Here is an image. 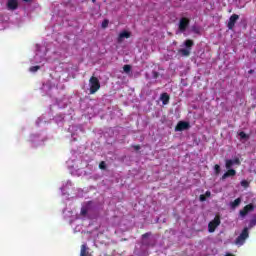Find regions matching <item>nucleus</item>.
Returning <instances> with one entry per match:
<instances>
[{"instance_id":"nucleus-26","label":"nucleus","mask_w":256,"mask_h":256,"mask_svg":"<svg viewBox=\"0 0 256 256\" xmlns=\"http://www.w3.org/2000/svg\"><path fill=\"white\" fill-rule=\"evenodd\" d=\"M151 236V233L148 232V233H145V234H142V239H147L148 237Z\"/></svg>"},{"instance_id":"nucleus-13","label":"nucleus","mask_w":256,"mask_h":256,"mask_svg":"<svg viewBox=\"0 0 256 256\" xmlns=\"http://www.w3.org/2000/svg\"><path fill=\"white\" fill-rule=\"evenodd\" d=\"M169 99H170V97H169L168 93L161 94V102L163 105H167L169 103Z\"/></svg>"},{"instance_id":"nucleus-32","label":"nucleus","mask_w":256,"mask_h":256,"mask_svg":"<svg viewBox=\"0 0 256 256\" xmlns=\"http://www.w3.org/2000/svg\"><path fill=\"white\" fill-rule=\"evenodd\" d=\"M225 256H235V255L228 253V254H226Z\"/></svg>"},{"instance_id":"nucleus-4","label":"nucleus","mask_w":256,"mask_h":256,"mask_svg":"<svg viewBox=\"0 0 256 256\" xmlns=\"http://www.w3.org/2000/svg\"><path fill=\"white\" fill-rule=\"evenodd\" d=\"M189 25H190L189 18H186V17L180 18V21H179V31L181 33H185V31L187 30Z\"/></svg>"},{"instance_id":"nucleus-8","label":"nucleus","mask_w":256,"mask_h":256,"mask_svg":"<svg viewBox=\"0 0 256 256\" xmlns=\"http://www.w3.org/2000/svg\"><path fill=\"white\" fill-rule=\"evenodd\" d=\"M131 36L129 31H122L119 34V37H117V43H122L123 39H129Z\"/></svg>"},{"instance_id":"nucleus-7","label":"nucleus","mask_w":256,"mask_h":256,"mask_svg":"<svg viewBox=\"0 0 256 256\" xmlns=\"http://www.w3.org/2000/svg\"><path fill=\"white\" fill-rule=\"evenodd\" d=\"M239 20V15L238 14H233L230 16L229 21H228V29L232 31L235 28L236 22Z\"/></svg>"},{"instance_id":"nucleus-33","label":"nucleus","mask_w":256,"mask_h":256,"mask_svg":"<svg viewBox=\"0 0 256 256\" xmlns=\"http://www.w3.org/2000/svg\"><path fill=\"white\" fill-rule=\"evenodd\" d=\"M25 3H29L31 0H23Z\"/></svg>"},{"instance_id":"nucleus-30","label":"nucleus","mask_w":256,"mask_h":256,"mask_svg":"<svg viewBox=\"0 0 256 256\" xmlns=\"http://www.w3.org/2000/svg\"><path fill=\"white\" fill-rule=\"evenodd\" d=\"M204 196L207 197V198H210L211 192H210V191L205 192V195H204Z\"/></svg>"},{"instance_id":"nucleus-11","label":"nucleus","mask_w":256,"mask_h":256,"mask_svg":"<svg viewBox=\"0 0 256 256\" xmlns=\"http://www.w3.org/2000/svg\"><path fill=\"white\" fill-rule=\"evenodd\" d=\"M87 250H88L87 245L82 244L81 245L80 256H91V254Z\"/></svg>"},{"instance_id":"nucleus-24","label":"nucleus","mask_w":256,"mask_h":256,"mask_svg":"<svg viewBox=\"0 0 256 256\" xmlns=\"http://www.w3.org/2000/svg\"><path fill=\"white\" fill-rule=\"evenodd\" d=\"M239 136H240V138L241 139H243V140H245V139H247V135H246V133L245 132H239Z\"/></svg>"},{"instance_id":"nucleus-17","label":"nucleus","mask_w":256,"mask_h":256,"mask_svg":"<svg viewBox=\"0 0 256 256\" xmlns=\"http://www.w3.org/2000/svg\"><path fill=\"white\" fill-rule=\"evenodd\" d=\"M131 70H132V66H130L129 64H126L123 66L124 73L129 74Z\"/></svg>"},{"instance_id":"nucleus-25","label":"nucleus","mask_w":256,"mask_h":256,"mask_svg":"<svg viewBox=\"0 0 256 256\" xmlns=\"http://www.w3.org/2000/svg\"><path fill=\"white\" fill-rule=\"evenodd\" d=\"M158 77H159V73L158 72H152V78H154V79H158Z\"/></svg>"},{"instance_id":"nucleus-28","label":"nucleus","mask_w":256,"mask_h":256,"mask_svg":"<svg viewBox=\"0 0 256 256\" xmlns=\"http://www.w3.org/2000/svg\"><path fill=\"white\" fill-rule=\"evenodd\" d=\"M207 198H208V197H207V196H204V194H201V195H200V201H201V202L206 201Z\"/></svg>"},{"instance_id":"nucleus-14","label":"nucleus","mask_w":256,"mask_h":256,"mask_svg":"<svg viewBox=\"0 0 256 256\" xmlns=\"http://www.w3.org/2000/svg\"><path fill=\"white\" fill-rule=\"evenodd\" d=\"M184 46L186 47V49L192 50V47L194 46L193 40L187 39L186 41H184Z\"/></svg>"},{"instance_id":"nucleus-16","label":"nucleus","mask_w":256,"mask_h":256,"mask_svg":"<svg viewBox=\"0 0 256 256\" xmlns=\"http://www.w3.org/2000/svg\"><path fill=\"white\" fill-rule=\"evenodd\" d=\"M235 165L231 159L226 160L225 167L227 170H231V168Z\"/></svg>"},{"instance_id":"nucleus-31","label":"nucleus","mask_w":256,"mask_h":256,"mask_svg":"<svg viewBox=\"0 0 256 256\" xmlns=\"http://www.w3.org/2000/svg\"><path fill=\"white\" fill-rule=\"evenodd\" d=\"M253 73H254L253 69L248 70V74H253Z\"/></svg>"},{"instance_id":"nucleus-2","label":"nucleus","mask_w":256,"mask_h":256,"mask_svg":"<svg viewBox=\"0 0 256 256\" xmlns=\"http://www.w3.org/2000/svg\"><path fill=\"white\" fill-rule=\"evenodd\" d=\"M99 89H101V84L99 83V79L97 77L92 76L90 78V94L93 95L97 93Z\"/></svg>"},{"instance_id":"nucleus-22","label":"nucleus","mask_w":256,"mask_h":256,"mask_svg":"<svg viewBox=\"0 0 256 256\" xmlns=\"http://www.w3.org/2000/svg\"><path fill=\"white\" fill-rule=\"evenodd\" d=\"M99 169H101V170L107 169V165L105 164L104 161H102L101 163H99Z\"/></svg>"},{"instance_id":"nucleus-20","label":"nucleus","mask_w":256,"mask_h":256,"mask_svg":"<svg viewBox=\"0 0 256 256\" xmlns=\"http://www.w3.org/2000/svg\"><path fill=\"white\" fill-rule=\"evenodd\" d=\"M108 25H109V20L108 19H105L102 21V28L105 29V28H108Z\"/></svg>"},{"instance_id":"nucleus-9","label":"nucleus","mask_w":256,"mask_h":256,"mask_svg":"<svg viewBox=\"0 0 256 256\" xmlns=\"http://www.w3.org/2000/svg\"><path fill=\"white\" fill-rule=\"evenodd\" d=\"M18 7H19V3L17 2V0H9V1H7V8L10 11H15Z\"/></svg>"},{"instance_id":"nucleus-1","label":"nucleus","mask_w":256,"mask_h":256,"mask_svg":"<svg viewBox=\"0 0 256 256\" xmlns=\"http://www.w3.org/2000/svg\"><path fill=\"white\" fill-rule=\"evenodd\" d=\"M254 226H256V218L250 220L248 228L245 227L243 229L242 233H240L239 236H237L236 240H234V244L236 246H243L246 240L249 238V229H252Z\"/></svg>"},{"instance_id":"nucleus-18","label":"nucleus","mask_w":256,"mask_h":256,"mask_svg":"<svg viewBox=\"0 0 256 256\" xmlns=\"http://www.w3.org/2000/svg\"><path fill=\"white\" fill-rule=\"evenodd\" d=\"M214 171H215V175H219V173H221V167L218 164H216L214 166Z\"/></svg>"},{"instance_id":"nucleus-5","label":"nucleus","mask_w":256,"mask_h":256,"mask_svg":"<svg viewBox=\"0 0 256 256\" xmlns=\"http://www.w3.org/2000/svg\"><path fill=\"white\" fill-rule=\"evenodd\" d=\"M187 129H190V123L185 121H180L177 123L176 127H174V131L176 132H182Z\"/></svg>"},{"instance_id":"nucleus-6","label":"nucleus","mask_w":256,"mask_h":256,"mask_svg":"<svg viewBox=\"0 0 256 256\" xmlns=\"http://www.w3.org/2000/svg\"><path fill=\"white\" fill-rule=\"evenodd\" d=\"M254 211V205L253 204H248L244 206L242 210L239 211V215L242 218H245L250 212Z\"/></svg>"},{"instance_id":"nucleus-3","label":"nucleus","mask_w":256,"mask_h":256,"mask_svg":"<svg viewBox=\"0 0 256 256\" xmlns=\"http://www.w3.org/2000/svg\"><path fill=\"white\" fill-rule=\"evenodd\" d=\"M221 224V219L219 216H215L214 220L209 222L208 224V232L209 233H214L217 227Z\"/></svg>"},{"instance_id":"nucleus-29","label":"nucleus","mask_w":256,"mask_h":256,"mask_svg":"<svg viewBox=\"0 0 256 256\" xmlns=\"http://www.w3.org/2000/svg\"><path fill=\"white\" fill-rule=\"evenodd\" d=\"M134 150L139 151L141 149L140 145H133Z\"/></svg>"},{"instance_id":"nucleus-10","label":"nucleus","mask_w":256,"mask_h":256,"mask_svg":"<svg viewBox=\"0 0 256 256\" xmlns=\"http://www.w3.org/2000/svg\"><path fill=\"white\" fill-rule=\"evenodd\" d=\"M236 170L235 169H228L225 174L221 177L222 180H227L228 178L235 177Z\"/></svg>"},{"instance_id":"nucleus-21","label":"nucleus","mask_w":256,"mask_h":256,"mask_svg":"<svg viewBox=\"0 0 256 256\" xmlns=\"http://www.w3.org/2000/svg\"><path fill=\"white\" fill-rule=\"evenodd\" d=\"M38 70H40V66H31V68H30V71H31L32 73H35V72H37Z\"/></svg>"},{"instance_id":"nucleus-23","label":"nucleus","mask_w":256,"mask_h":256,"mask_svg":"<svg viewBox=\"0 0 256 256\" xmlns=\"http://www.w3.org/2000/svg\"><path fill=\"white\" fill-rule=\"evenodd\" d=\"M81 216H86L87 215V213H88V210H87V208H84V207H82L81 208Z\"/></svg>"},{"instance_id":"nucleus-27","label":"nucleus","mask_w":256,"mask_h":256,"mask_svg":"<svg viewBox=\"0 0 256 256\" xmlns=\"http://www.w3.org/2000/svg\"><path fill=\"white\" fill-rule=\"evenodd\" d=\"M232 163L236 164V165H240V160L239 158H234V160H232Z\"/></svg>"},{"instance_id":"nucleus-15","label":"nucleus","mask_w":256,"mask_h":256,"mask_svg":"<svg viewBox=\"0 0 256 256\" xmlns=\"http://www.w3.org/2000/svg\"><path fill=\"white\" fill-rule=\"evenodd\" d=\"M192 49H179V53L182 54V56L187 57L190 56V51Z\"/></svg>"},{"instance_id":"nucleus-12","label":"nucleus","mask_w":256,"mask_h":256,"mask_svg":"<svg viewBox=\"0 0 256 256\" xmlns=\"http://www.w3.org/2000/svg\"><path fill=\"white\" fill-rule=\"evenodd\" d=\"M240 203H242V199L236 198V200L230 202V208H232V209L238 208Z\"/></svg>"},{"instance_id":"nucleus-19","label":"nucleus","mask_w":256,"mask_h":256,"mask_svg":"<svg viewBox=\"0 0 256 256\" xmlns=\"http://www.w3.org/2000/svg\"><path fill=\"white\" fill-rule=\"evenodd\" d=\"M240 185H242L243 188H249V182L247 180H242Z\"/></svg>"},{"instance_id":"nucleus-35","label":"nucleus","mask_w":256,"mask_h":256,"mask_svg":"<svg viewBox=\"0 0 256 256\" xmlns=\"http://www.w3.org/2000/svg\"><path fill=\"white\" fill-rule=\"evenodd\" d=\"M255 53H256V49H255Z\"/></svg>"},{"instance_id":"nucleus-34","label":"nucleus","mask_w":256,"mask_h":256,"mask_svg":"<svg viewBox=\"0 0 256 256\" xmlns=\"http://www.w3.org/2000/svg\"><path fill=\"white\" fill-rule=\"evenodd\" d=\"M92 3H95V0H92Z\"/></svg>"}]
</instances>
